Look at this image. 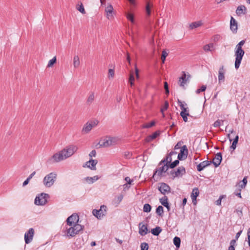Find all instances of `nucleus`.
I'll return each instance as SVG.
<instances>
[{
	"mask_svg": "<svg viewBox=\"0 0 250 250\" xmlns=\"http://www.w3.org/2000/svg\"><path fill=\"white\" fill-rule=\"evenodd\" d=\"M77 146L70 145L62 150L54 153L47 161L49 164L59 163L72 156L78 150Z\"/></svg>",
	"mask_w": 250,
	"mask_h": 250,
	"instance_id": "f257e3e1",
	"label": "nucleus"
},
{
	"mask_svg": "<svg viewBox=\"0 0 250 250\" xmlns=\"http://www.w3.org/2000/svg\"><path fill=\"white\" fill-rule=\"evenodd\" d=\"M84 228L83 226L81 225H72L67 224L63 228L62 230V233H64V236L68 238L73 237L77 234L82 231Z\"/></svg>",
	"mask_w": 250,
	"mask_h": 250,
	"instance_id": "f03ea898",
	"label": "nucleus"
},
{
	"mask_svg": "<svg viewBox=\"0 0 250 250\" xmlns=\"http://www.w3.org/2000/svg\"><path fill=\"white\" fill-rule=\"evenodd\" d=\"M161 166L159 167L156 168L154 171L152 179L155 182L160 180L164 176L163 174L168 170V166L167 165L163 164Z\"/></svg>",
	"mask_w": 250,
	"mask_h": 250,
	"instance_id": "7ed1b4c3",
	"label": "nucleus"
},
{
	"mask_svg": "<svg viewBox=\"0 0 250 250\" xmlns=\"http://www.w3.org/2000/svg\"><path fill=\"white\" fill-rule=\"evenodd\" d=\"M57 178L56 172H51L46 175L43 178V183L44 185L47 188L51 187L55 182Z\"/></svg>",
	"mask_w": 250,
	"mask_h": 250,
	"instance_id": "20e7f679",
	"label": "nucleus"
},
{
	"mask_svg": "<svg viewBox=\"0 0 250 250\" xmlns=\"http://www.w3.org/2000/svg\"><path fill=\"white\" fill-rule=\"evenodd\" d=\"M117 141L118 139L117 138L108 136L101 140L99 144L101 147H108L116 144Z\"/></svg>",
	"mask_w": 250,
	"mask_h": 250,
	"instance_id": "39448f33",
	"label": "nucleus"
},
{
	"mask_svg": "<svg viewBox=\"0 0 250 250\" xmlns=\"http://www.w3.org/2000/svg\"><path fill=\"white\" fill-rule=\"evenodd\" d=\"M235 67L236 69H238L240 67L243 57L245 54V51L242 49L235 48Z\"/></svg>",
	"mask_w": 250,
	"mask_h": 250,
	"instance_id": "423d86ee",
	"label": "nucleus"
},
{
	"mask_svg": "<svg viewBox=\"0 0 250 250\" xmlns=\"http://www.w3.org/2000/svg\"><path fill=\"white\" fill-rule=\"evenodd\" d=\"M178 104L179 106L180 107L182 110L180 115L183 119V121L185 122L188 121V116L189 115L188 111L187 110L188 108H186L185 106H187V104L185 102H182L180 100H178Z\"/></svg>",
	"mask_w": 250,
	"mask_h": 250,
	"instance_id": "0eeeda50",
	"label": "nucleus"
},
{
	"mask_svg": "<svg viewBox=\"0 0 250 250\" xmlns=\"http://www.w3.org/2000/svg\"><path fill=\"white\" fill-rule=\"evenodd\" d=\"M106 206L102 205L99 209H93L92 213L98 219H101L106 214Z\"/></svg>",
	"mask_w": 250,
	"mask_h": 250,
	"instance_id": "6e6552de",
	"label": "nucleus"
},
{
	"mask_svg": "<svg viewBox=\"0 0 250 250\" xmlns=\"http://www.w3.org/2000/svg\"><path fill=\"white\" fill-rule=\"evenodd\" d=\"M48 197V194L42 193L40 196L36 197L34 203L37 205H44L47 202Z\"/></svg>",
	"mask_w": 250,
	"mask_h": 250,
	"instance_id": "1a4fd4ad",
	"label": "nucleus"
},
{
	"mask_svg": "<svg viewBox=\"0 0 250 250\" xmlns=\"http://www.w3.org/2000/svg\"><path fill=\"white\" fill-rule=\"evenodd\" d=\"M98 123L97 121H91L87 122L83 126L82 129V132L83 133H88Z\"/></svg>",
	"mask_w": 250,
	"mask_h": 250,
	"instance_id": "9d476101",
	"label": "nucleus"
},
{
	"mask_svg": "<svg viewBox=\"0 0 250 250\" xmlns=\"http://www.w3.org/2000/svg\"><path fill=\"white\" fill-rule=\"evenodd\" d=\"M79 217L77 214H73L66 219V223L72 225H80L79 222Z\"/></svg>",
	"mask_w": 250,
	"mask_h": 250,
	"instance_id": "9b49d317",
	"label": "nucleus"
},
{
	"mask_svg": "<svg viewBox=\"0 0 250 250\" xmlns=\"http://www.w3.org/2000/svg\"><path fill=\"white\" fill-rule=\"evenodd\" d=\"M34 234V229L33 228H30L27 232H25L24 234V240L26 244H28L31 242Z\"/></svg>",
	"mask_w": 250,
	"mask_h": 250,
	"instance_id": "f8f14e48",
	"label": "nucleus"
},
{
	"mask_svg": "<svg viewBox=\"0 0 250 250\" xmlns=\"http://www.w3.org/2000/svg\"><path fill=\"white\" fill-rule=\"evenodd\" d=\"M186 173L185 168L183 167H180L175 171H171V174L173 176V178L176 177H181Z\"/></svg>",
	"mask_w": 250,
	"mask_h": 250,
	"instance_id": "ddd939ff",
	"label": "nucleus"
},
{
	"mask_svg": "<svg viewBox=\"0 0 250 250\" xmlns=\"http://www.w3.org/2000/svg\"><path fill=\"white\" fill-rule=\"evenodd\" d=\"M158 189L160 192L164 195L170 191L169 186L165 183H161L160 186L158 187Z\"/></svg>",
	"mask_w": 250,
	"mask_h": 250,
	"instance_id": "4468645a",
	"label": "nucleus"
},
{
	"mask_svg": "<svg viewBox=\"0 0 250 250\" xmlns=\"http://www.w3.org/2000/svg\"><path fill=\"white\" fill-rule=\"evenodd\" d=\"M226 70L223 65H222L218 71V82L219 83H224L225 81V74Z\"/></svg>",
	"mask_w": 250,
	"mask_h": 250,
	"instance_id": "2eb2a0df",
	"label": "nucleus"
},
{
	"mask_svg": "<svg viewBox=\"0 0 250 250\" xmlns=\"http://www.w3.org/2000/svg\"><path fill=\"white\" fill-rule=\"evenodd\" d=\"M175 153H176L175 152L171 151L165 158H164L159 162V166H160L163 164L168 165V164H170V163L172 161L171 156Z\"/></svg>",
	"mask_w": 250,
	"mask_h": 250,
	"instance_id": "dca6fc26",
	"label": "nucleus"
},
{
	"mask_svg": "<svg viewBox=\"0 0 250 250\" xmlns=\"http://www.w3.org/2000/svg\"><path fill=\"white\" fill-rule=\"evenodd\" d=\"M148 232L147 224H143L140 223L139 224V233L141 236L146 235Z\"/></svg>",
	"mask_w": 250,
	"mask_h": 250,
	"instance_id": "f3484780",
	"label": "nucleus"
},
{
	"mask_svg": "<svg viewBox=\"0 0 250 250\" xmlns=\"http://www.w3.org/2000/svg\"><path fill=\"white\" fill-rule=\"evenodd\" d=\"M222 160V154L221 152L217 153L215 158L213 159L212 163L214 165L215 167H218L221 164Z\"/></svg>",
	"mask_w": 250,
	"mask_h": 250,
	"instance_id": "a211bd4d",
	"label": "nucleus"
},
{
	"mask_svg": "<svg viewBox=\"0 0 250 250\" xmlns=\"http://www.w3.org/2000/svg\"><path fill=\"white\" fill-rule=\"evenodd\" d=\"M237 29L238 24L237 21L232 17H231L230 21V29L233 33H236Z\"/></svg>",
	"mask_w": 250,
	"mask_h": 250,
	"instance_id": "6ab92c4d",
	"label": "nucleus"
},
{
	"mask_svg": "<svg viewBox=\"0 0 250 250\" xmlns=\"http://www.w3.org/2000/svg\"><path fill=\"white\" fill-rule=\"evenodd\" d=\"M97 163L98 161L97 160L91 159H90L88 161L86 162L85 165L90 169L95 170L96 169V166Z\"/></svg>",
	"mask_w": 250,
	"mask_h": 250,
	"instance_id": "aec40b11",
	"label": "nucleus"
},
{
	"mask_svg": "<svg viewBox=\"0 0 250 250\" xmlns=\"http://www.w3.org/2000/svg\"><path fill=\"white\" fill-rule=\"evenodd\" d=\"M186 76V74L185 72L183 71L182 76L179 78L178 81L179 85L180 86H184L185 84L187 82L188 80V79L190 77V76L188 75V78H187Z\"/></svg>",
	"mask_w": 250,
	"mask_h": 250,
	"instance_id": "412c9836",
	"label": "nucleus"
},
{
	"mask_svg": "<svg viewBox=\"0 0 250 250\" xmlns=\"http://www.w3.org/2000/svg\"><path fill=\"white\" fill-rule=\"evenodd\" d=\"M188 148L186 146L184 145L182 147L180 153L178 155V159L179 160H182L183 157L184 156L185 158H186L188 154Z\"/></svg>",
	"mask_w": 250,
	"mask_h": 250,
	"instance_id": "4be33fe9",
	"label": "nucleus"
},
{
	"mask_svg": "<svg viewBox=\"0 0 250 250\" xmlns=\"http://www.w3.org/2000/svg\"><path fill=\"white\" fill-rule=\"evenodd\" d=\"M211 164H212V162L211 161H204L197 165V170L198 171H201L206 167L210 165Z\"/></svg>",
	"mask_w": 250,
	"mask_h": 250,
	"instance_id": "5701e85b",
	"label": "nucleus"
},
{
	"mask_svg": "<svg viewBox=\"0 0 250 250\" xmlns=\"http://www.w3.org/2000/svg\"><path fill=\"white\" fill-rule=\"evenodd\" d=\"M105 11L106 13L107 18L109 19L113 17L112 13L113 11V6L111 4H108L105 7Z\"/></svg>",
	"mask_w": 250,
	"mask_h": 250,
	"instance_id": "b1692460",
	"label": "nucleus"
},
{
	"mask_svg": "<svg viewBox=\"0 0 250 250\" xmlns=\"http://www.w3.org/2000/svg\"><path fill=\"white\" fill-rule=\"evenodd\" d=\"M199 194V190L198 188H196L193 189L191 194V198L192 200V202L195 204L196 201V198Z\"/></svg>",
	"mask_w": 250,
	"mask_h": 250,
	"instance_id": "393cba45",
	"label": "nucleus"
},
{
	"mask_svg": "<svg viewBox=\"0 0 250 250\" xmlns=\"http://www.w3.org/2000/svg\"><path fill=\"white\" fill-rule=\"evenodd\" d=\"M247 8L245 5H241L237 7L236 13L238 16L246 13Z\"/></svg>",
	"mask_w": 250,
	"mask_h": 250,
	"instance_id": "a878e982",
	"label": "nucleus"
},
{
	"mask_svg": "<svg viewBox=\"0 0 250 250\" xmlns=\"http://www.w3.org/2000/svg\"><path fill=\"white\" fill-rule=\"evenodd\" d=\"M153 7V4L149 1H147L146 6V17H149L151 13V8Z\"/></svg>",
	"mask_w": 250,
	"mask_h": 250,
	"instance_id": "bb28decb",
	"label": "nucleus"
},
{
	"mask_svg": "<svg viewBox=\"0 0 250 250\" xmlns=\"http://www.w3.org/2000/svg\"><path fill=\"white\" fill-rule=\"evenodd\" d=\"M74 67L75 68H78L80 64L79 57L78 55H75L73 58V61Z\"/></svg>",
	"mask_w": 250,
	"mask_h": 250,
	"instance_id": "cd10ccee",
	"label": "nucleus"
},
{
	"mask_svg": "<svg viewBox=\"0 0 250 250\" xmlns=\"http://www.w3.org/2000/svg\"><path fill=\"white\" fill-rule=\"evenodd\" d=\"M162 229L160 227L157 226L156 228L152 229L151 230V233L155 235V236H158L159 235V234L161 232Z\"/></svg>",
	"mask_w": 250,
	"mask_h": 250,
	"instance_id": "c85d7f7f",
	"label": "nucleus"
},
{
	"mask_svg": "<svg viewBox=\"0 0 250 250\" xmlns=\"http://www.w3.org/2000/svg\"><path fill=\"white\" fill-rule=\"evenodd\" d=\"M202 25V22L201 21H198L196 22H192L189 25V28L190 29H193L197 27L201 26Z\"/></svg>",
	"mask_w": 250,
	"mask_h": 250,
	"instance_id": "c756f323",
	"label": "nucleus"
},
{
	"mask_svg": "<svg viewBox=\"0 0 250 250\" xmlns=\"http://www.w3.org/2000/svg\"><path fill=\"white\" fill-rule=\"evenodd\" d=\"M99 177L98 176H94L92 177H86L85 178V180L88 182L89 184H92L94 182L98 180Z\"/></svg>",
	"mask_w": 250,
	"mask_h": 250,
	"instance_id": "7c9ffc66",
	"label": "nucleus"
},
{
	"mask_svg": "<svg viewBox=\"0 0 250 250\" xmlns=\"http://www.w3.org/2000/svg\"><path fill=\"white\" fill-rule=\"evenodd\" d=\"M127 19L129 21L132 23H135L134 17L133 14L131 13H126L125 14Z\"/></svg>",
	"mask_w": 250,
	"mask_h": 250,
	"instance_id": "2f4dec72",
	"label": "nucleus"
},
{
	"mask_svg": "<svg viewBox=\"0 0 250 250\" xmlns=\"http://www.w3.org/2000/svg\"><path fill=\"white\" fill-rule=\"evenodd\" d=\"M94 98H95V97H94V92L90 93V94L89 95V96L87 98V101H86L87 104H91L92 103V102L94 101Z\"/></svg>",
	"mask_w": 250,
	"mask_h": 250,
	"instance_id": "473e14b6",
	"label": "nucleus"
},
{
	"mask_svg": "<svg viewBox=\"0 0 250 250\" xmlns=\"http://www.w3.org/2000/svg\"><path fill=\"white\" fill-rule=\"evenodd\" d=\"M173 243L176 248H179L181 244L180 238L177 236H175L173 239Z\"/></svg>",
	"mask_w": 250,
	"mask_h": 250,
	"instance_id": "72a5a7b5",
	"label": "nucleus"
},
{
	"mask_svg": "<svg viewBox=\"0 0 250 250\" xmlns=\"http://www.w3.org/2000/svg\"><path fill=\"white\" fill-rule=\"evenodd\" d=\"M213 46H214L213 44L212 43H209V44L204 45L203 47V49L206 52L211 51H212L211 48H213Z\"/></svg>",
	"mask_w": 250,
	"mask_h": 250,
	"instance_id": "f704fd0d",
	"label": "nucleus"
},
{
	"mask_svg": "<svg viewBox=\"0 0 250 250\" xmlns=\"http://www.w3.org/2000/svg\"><path fill=\"white\" fill-rule=\"evenodd\" d=\"M160 202L161 203L162 205L166 206L167 204H168V198L166 196H164L162 198L160 199Z\"/></svg>",
	"mask_w": 250,
	"mask_h": 250,
	"instance_id": "c9c22d12",
	"label": "nucleus"
},
{
	"mask_svg": "<svg viewBox=\"0 0 250 250\" xmlns=\"http://www.w3.org/2000/svg\"><path fill=\"white\" fill-rule=\"evenodd\" d=\"M179 164V160H176L173 161L172 163H170V164L167 165L168 166V168L170 167L171 168H173L176 167Z\"/></svg>",
	"mask_w": 250,
	"mask_h": 250,
	"instance_id": "e433bc0d",
	"label": "nucleus"
},
{
	"mask_svg": "<svg viewBox=\"0 0 250 250\" xmlns=\"http://www.w3.org/2000/svg\"><path fill=\"white\" fill-rule=\"evenodd\" d=\"M151 207L149 204H145L144 205L143 211L145 212H149L151 211Z\"/></svg>",
	"mask_w": 250,
	"mask_h": 250,
	"instance_id": "4c0bfd02",
	"label": "nucleus"
},
{
	"mask_svg": "<svg viewBox=\"0 0 250 250\" xmlns=\"http://www.w3.org/2000/svg\"><path fill=\"white\" fill-rule=\"evenodd\" d=\"M163 212H164V209H163V208L162 206H159L156 209V212L159 216H162L163 215Z\"/></svg>",
	"mask_w": 250,
	"mask_h": 250,
	"instance_id": "58836bf2",
	"label": "nucleus"
},
{
	"mask_svg": "<svg viewBox=\"0 0 250 250\" xmlns=\"http://www.w3.org/2000/svg\"><path fill=\"white\" fill-rule=\"evenodd\" d=\"M155 124V122L152 121L150 123H148L143 125L142 126V128H150V127L153 126V125H154Z\"/></svg>",
	"mask_w": 250,
	"mask_h": 250,
	"instance_id": "ea45409f",
	"label": "nucleus"
},
{
	"mask_svg": "<svg viewBox=\"0 0 250 250\" xmlns=\"http://www.w3.org/2000/svg\"><path fill=\"white\" fill-rule=\"evenodd\" d=\"M168 106H169L168 102L167 101H165L163 107L162 108H161V111L162 113L163 116H164V112L165 110H167V109L168 107Z\"/></svg>",
	"mask_w": 250,
	"mask_h": 250,
	"instance_id": "a19ab883",
	"label": "nucleus"
},
{
	"mask_svg": "<svg viewBox=\"0 0 250 250\" xmlns=\"http://www.w3.org/2000/svg\"><path fill=\"white\" fill-rule=\"evenodd\" d=\"M56 62V57H54L52 59H51L47 64L48 67H52L53 64Z\"/></svg>",
	"mask_w": 250,
	"mask_h": 250,
	"instance_id": "79ce46f5",
	"label": "nucleus"
},
{
	"mask_svg": "<svg viewBox=\"0 0 250 250\" xmlns=\"http://www.w3.org/2000/svg\"><path fill=\"white\" fill-rule=\"evenodd\" d=\"M236 244V240H231L230 242V246L228 250H235L234 246Z\"/></svg>",
	"mask_w": 250,
	"mask_h": 250,
	"instance_id": "37998d69",
	"label": "nucleus"
},
{
	"mask_svg": "<svg viewBox=\"0 0 250 250\" xmlns=\"http://www.w3.org/2000/svg\"><path fill=\"white\" fill-rule=\"evenodd\" d=\"M240 183H242L241 184V185H240V187L242 188H245L246 185H247V177H245L242 180V181L240 182Z\"/></svg>",
	"mask_w": 250,
	"mask_h": 250,
	"instance_id": "c03bdc74",
	"label": "nucleus"
},
{
	"mask_svg": "<svg viewBox=\"0 0 250 250\" xmlns=\"http://www.w3.org/2000/svg\"><path fill=\"white\" fill-rule=\"evenodd\" d=\"M140 247L141 250H148V245L147 243L146 242L141 243Z\"/></svg>",
	"mask_w": 250,
	"mask_h": 250,
	"instance_id": "a18cd8bd",
	"label": "nucleus"
},
{
	"mask_svg": "<svg viewBox=\"0 0 250 250\" xmlns=\"http://www.w3.org/2000/svg\"><path fill=\"white\" fill-rule=\"evenodd\" d=\"M167 52L165 50H163L162 54V56H161V60H162L163 63L165 62V61L166 60V58L167 57Z\"/></svg>",
	"mask_w": 250,
	"mask_h": 250,
	"instance_id": "49530a36",
	"label": "nucleus"
},
{
	"mask_svg": "<svg viewBox=\"0 0 250 250\" xmlns=\"http://www.w3.org/2000/svg\"><path fill=\"white\" fill-rule=\"evenodd\" d=\"M207 87L206 85H202L200 88H198L196 90V93L197 94H199L201 92H204L206 90Z\"/></svg>",
	"mask_w": 250,
	"mask_h": 250,
	"instance_id": "de8ad7c7",
	"label": "nucleus"
},
{
	"mask_svg": "<svg viewBox=\"0 0 250 250\" xmlns=\"http://www.w3.org/2000/svg\"><path fill=\"white\" fill-rule=\"evenodd\" d=\"M114 76V70L113 69L108 70V77L109 79L113 78Z\"/></svg>",
	"mask_w": 250,
	"mask_h": 250,
	"instance_id": "09e8293b",
	"label": "nucleus"
},
{
	"mask_svg": "<svg viewBox=\"0 0 250 250\" xmlns=\"http://www.w3.org/2000/svg\"><path fill=\"white\" fill-rule=\"evenodd\" d=\"M77 9L82 14H84L85 13V11L82 3H81V5H79V7L77 8Z\"/></svg>",
	"mask_w": 250,
	"mask_h": 250,
	"instance_id": "8fccbe9b",
	"label": "nucleus"
},
{
	"mask_svg": "<svg viewBox=\"0 0 250 250\" xmlns=\"http://www.w3.org/2000/svg\"><path fill=\"white\" fill-rule=\"evenodd\" d=\"M245 40H242L240 41L236 46L235 48H238V49H242V46L245 44Z\"/></svg>",
	"mask_w": 250,
	"mask_h": 250,
	"instance_id": "3c124183",
	"label": "nucleus"
},
{
	"mask_svg": "<svg viewBox=\"0 0 250 250\" xmlns=\"http://www.w3.org/2000/svg\"><path fill=\"white\" fill-rule=\"evenodd\" d=\"M134 81V77L133 74H130L129 78V82L131 86H133L134 84L133 81Z\"/></svg>",
	"mask_w": 250,
	"mask_h": 250,
	"instance_id": "603ef678",
	"label": "nucleus"
},
{
	"mask_svg": "<svg viewBox=\"0 0 250 250\" xmlns=\"http://www.w3.org/2000/svg\"><path fill=\"white\" fill-rule=\"evenodd\" d=\"M160 135V132L159 131H155L153 133H152L150 136L152 140L156 138Z\"/></svg>",
	"mask_w": 250,
	"mask_h": 250,
	"instance_id": "864d4df0",
	"label": "nucleus"
},
{
	"mask_svg": "<svg viewBox=\"0 0 250 250\" xmlns=\"http://www.w3.org/2000/svg\"><path fill=\"white\" fill-rule=\"evenodd\" d=\"M213 125L215 127H219L221 125V121L217 120L214 123Z\"/></svg>",
	"mask_w": 250,
	"mask_h": 250,
	"instance_id": "5fc2aeb1",
	"label": "nucleus"
},
{
	"mask_svg": "<svg viewBox=\"0 0 250 250\" xmlns=\"http://www.w3.org/2000/svg\"><path fill=\"white\" fill-rule=\"evenodd\" d=\"M96 150H93L89 154V156L90 157L92 158V157H95L96 156Z\"/></svg>",
	"mask_w": 250,
	"mask_h": 250,
	"instance_id": "6e6d98bb",
	"label": "nucleus"
},
{
	"mask_svg": "<svg viewBox=\"0 0 250 250\" xmlns=\"http://www.w3.org/2000/svg\"><path fill=\"white\" fill-rule=\"evenodd\" d=\"M123 197L124 196L123 194H120L117 197V201L118 203H120L122 201Z\"/></svg>",
	"mask_w": 250,
	"mask_h": 250,
	"instance_id": "4d7b16f0",
	"label": "nucleus"
},
{
	"mask_svg": "<svg viewBox=\"0 0 250 250\" xmlns=\"http://www.w3.org/2000/svg\"><path fill=\"white\" fill-rule=\"evenodd\" d=\"M223 197V195L220 196L219 199L216 201V204L217 205H221V200L222 198Z\"/></svg>",
	"mask_w": 250,
	"mask_h": 250,
	"instance_id": "13d9d810",
	"label": "nucleus"
},
{
	"mask_svg": "<svg viewBox=\"0 0 250 250\" xmlns=\"http://www.w3.org/2000/svg\"><path fill=\"white\" fill-rule=\"evenodd\" d=\"M247 235H248V244H249V247H250V228H249V229L248 231Z\"/></svg>",
	"mask_w": 250,
	"mask_h": 250,
	"instance_id": "bf43d9fd",
	"label": "nucleus"
},
{
	"mask_svg": "<svg viewBox=\"0 0 250 250\" xmlns=\"http://www.w3.org/2000/svg\"><path fill=\"white\" fill-rule=\"evenodd\" d=\"M242 232V230H240L239 232H238L236 235H235V239L236 241L239 238V237H240V235L241 234Z\"/></svg>",
	"mask_w": 250,
	"mask_h": 250,
	"instance_id": "052dcab7",
	"label": "nucleus"
},
{
	"mask_svg": "<svg viewBox=\"0 0 250 250\" xmlns=\"http://www.w3.org/2000/svg\"><path fill=\"white\" fill-rule=\"evenodd\" d=\"M237 143H235V142H232V145L231 146H230V148L231 149H232L233 150H234V149H235L236 147V145H237Z\"/></svg>",
	"mask_w": 250,
	"mask_h": 250,
	"instance_id": "680f3d73",
	"label": "nucleus"
},
{
	"mask_svg": "<svg viewBox=\"0 0 250 250\" xmlns=\"http://www.w3.org/2000/svg\"><path fill=\"white\" fill-rule=\"evenodd\" d=\"M30 180H29V179L27 178L23 183L22 186L25 187V186H26L29 183Z\"/></svg>",
	"mask_w": 250,
	"mask_h": 250,
	"instance_id": "e2e57ef3",
	"label": "nucleus"
},
{
	"mask_svg": "<svg viewBox=\"0 0 250 250\" xmlns=\"http://www.w3.org/2000/svg\"><path fill=\"white\" fill-rule=\"evenodd\" d=\"M125 180L127 182L128 184H130L132 182V180H130V179L128 177H126L125 178Z\"/></svg>",
	"mask_w": 250,
	"mask_h": 250,
	"instance_id": "0e129e2a",
	"label": "nucleus"
},
{
	"mask_svg": "<svg viewBox=\"0 0 250 250\" xmlns=\"http://www.w3.org/2000/svg\"><path fill=\"white\" fill-rule=\"evenodd\" d=\"M240 191H241V189H239L238 192L236 191L235 192V194L236 196H238L239 197L241 198V192Z\"/></svg>",
	"mask_w": 250,
	"mask_h": 250,
	"instance_id": "69168bd1",
	"label": "nucleus"
},
{
	"mask_svg": "<svg viewBox=\"0 0 250 250\" xmlns=\"http://www.w3.org/2000/svg\"><path fill=\"white\" fill-rule=\"evenodd\" d=\"M187 202V198H184L183 200V201H182V204L183 207L186 205Z\"/></svg>",
	"mask_w": 250,
	"mask_h": 250,
	"instance_id": "338daca9",
	"label": "nucleus"
},
{
	"mask_svg": "<svg viewBox=\"0 0 250 250\" xmlns=\"http://www.w3.org/2000/svg\"><path fill=\"white\" fill-rule=\"evenodd\" d=\"M152 140H153L151 138V136L149 135L148 136H147L146 138V141L147 142H150Z\"/></svg>",
	"mask_w": 250,
	"mask_h": 250,
	"instance_id": "774afa93",
	"label": "nucleus"
}]
</instances>
